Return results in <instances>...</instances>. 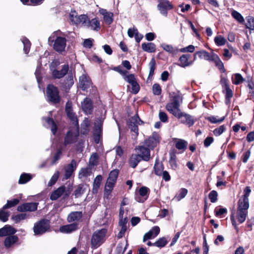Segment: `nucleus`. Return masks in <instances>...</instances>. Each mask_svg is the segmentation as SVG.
<instances>
[{
	"label": "nucleus",
	"instance_id": "47",
	"mask_svg": "<svg viewBox=\"0 0 254 254\" xmlns=\"http://www.w3.org/2000/svg\"><path fill=\"white\" fill-rule=\"evenodd\" d=\"M234 78L232 77V83L235 85H239L243 82L245 79L243 77L240 73H235L233 75Z\"/></svg>",
	"mask_w": 254,
	"mask_h": 254
},
{
	"label": "nucleus",
	"instance_id": "2",
	"mask_svg": "<svg viewBox=\"0 0 254 254\" xmlns=\"http://www.w3.org/2000/svg\"><path fill=\"white\" fill-rule=\"evenodd\" d=\"M47 101L53 104H59L61 101V97L58 87L52 84H49L46 87Z\"/></svg>",
	"mask_w": 254,
	"mask_h": 254
},
{
	"label": "nucleus",
	"instance_id": "49",
	"mask_svg": "<svg viewBox=\"0 0 254 254\" xmlns=\"http://www.w3.org/2000/svg\"><path fill=\"white\" fill-rule=\"evenodd\" d=\"M231 15L234 18L240 23H243L245 21L241 14L236 10H233L231 12Z\"/></svg>",
	"mask_w": 254,
	"mask_h": 254
},
{
	"label": "nucleus",
	"instance_id": "23",
	"mask_svg": "<svg viewBox=\"0 0 254 254\" xmlns=\"http://www.w3.org/2000/svg\"><path fill=\"white\" fill-rule=\"evenodd\" d=\"M78 229V223H72L70 224L63 225L60 227L61 232L64 233H70Z\"/></svg>",
	"mask_w": 254,
	"mask_h": 254
},
{
	"label": "nucleus",
	"instance_id": "32",
	"mask_svg": "<svg viewBox=\"0 0 254 254\" xmlns=\"http://www.w3.org/2000/svg\"><path fill=\"white\" fill-rule=\"evenodd\" d=\"M102 179L103 177L100 175L97 176L94 179L92 188V193L93 194H97L98 193V190L101 186Z\"/></svg>",
	"mask_w": 254,
	"mask_h": 254
},
{
	"label": "nucleus",
	"instance_id": "27",
	"mask_svg": "<svg viewBox=\"0 0 254 254\" xmlns=\"http://www.w3.org/2000/svg\"><path fill=\"white\" fill-rule=\"evenodd\" d=\"M142 160L140 155L132 154L129 158L128 164L132 168H135L138 164Z\"/></svg>",
	"mask_w": 254,
	"mask_h": 254
},
{
	"label": "nucleus",
	"instance_id": "38",
	"mask_svg": "<svg viewBox=\"0 0 254 254\" xmlns=\"http://www.w3.org/2000/svg\"><path fill=\"white\" fill-rule=\"evenodd\" d=\"M32 179V176L27 173H22L19 178L18 183L19 184H24L30 181Z\"/></svg>",
	"mask_w": 254,
	"mask_h": 254
},
{
	"label": "nucleus",
	"instance_id": "28",
	"mask_svg": "<svg viewBox=\"0 0 254 254\" xmlns=\"http://www.w3.org/2000/svg\"><path fill=\"white\" fill-rule=\"evenodd\" d=\"M169 164L172 169L176 170L178 168V164L176 161V151L175 149H173V150L169 152Z\"/></svg>",
	"mask_w": 254,
	"mask_h": 254
},
{
	"label": "nucleus",
	"instance_id": "31",
	"mask_svg": "<svg viewBox=\"0 0 254 254\" xmlns=\"http://www.w3.org/2000/svg\"><path fill=\"white\" fill-rule=\"evenodd\" d=\"M43 119L51 127V131L54 135H56L58 130V126L55 121L51 117H44Z\"/></svg>",
	"mask_w": 254,
	"mask_h": 254
},
{
	"label": "nucleus",
	"instance_id": "34",
	"mask_svg": "<svg viewBox=\"0 0 254 254\" xmlns=\"http://www.w3.org/2000/svg\"><path fill=\"white\" fill-rule=\"evenodd\" d=\"M142 50L147 53H154L156 51V46L153 43H143L141 44Z\"/></svg>",
	"mask_w": 254,
	"mask_h": 254
},
{
	"label": "nucleus",
	"instance_id": "52",
	"mask_svg": "<svg viewBox=\"0 0 254 254\" xmlns=\"http://www.w3.org/2000/svg\"><path fill=\"white\" fill-rule=\"evenodd\" d=\"M214 42L217 46H221L224 45L227 41L222 36L218 35L215 37Z\"/></svg>",
	"mask_w": 254,
	"mask_h": 254
},
{
	"label": "nucleus",
	"instance_id": "7",
	"mask_svg": "<svg viewBox=\"0 0 254 254\" xmlns=\"http://www.w3.org/2000/svg\"><path fill=\"white\" fill-rule=\"evenodd\" d=\"M49 42L53 43V49L55 51L60 54H62L65 51L66 45V39L65 38L57 36L55 40H52L50 37L49 38Z\"/></svg>",
	"mask_w": 254,
	"mask_h": 254
},
{
	"label": "nucleus",
	"instance_id": "58",
	"mask_svg": "<svg viewBox=\"0 0 254 254\" xmlns=\"http://www.w3.org/2000/svg\"><path fill=\"white\" fill-rule=\"evenodd\" d=\"M152 91L154 95H160L162 92V89L160 84L155 83L152 86Z\"/></svg>",
	"mask_w": 254,
	"mask_h": 254
},
{
	"label": "nucleus",
	"instance_id": "9",
	"mask_svg": "<svg viewBox=\"0 0 254 254\" xmlns=\"http://www.w3.org/2000/svg\"><path fill=\"white\" fill-rule=\"evenodd\" d=\"M60 88L65 92H68L74 84V80L72 73L68 74L64 79L60 81Z\"/></svg>",
	"mask_w": 254,
	"mask_h": 254
},
{
	"label": "nucleus",
	"instance_id": "35",
	"mask_svg": "<svg viewBox=\"0 0 254 254\" xmlns=\"http://www.w3.org/2000/svg\"><path fill=\"white\" fill-rule=\"evenodd\" d=\"M248 211L247 210L237 209V218L240 223H243L248 216Z\"/></svg>",
	"mask_w": 254,
	"mask_h": 254
},
{
	"label": "nucleus",
	"instance_id": "12",
	"mask_svg": "<svg viewBox=\"0 0 254 254\" xmlns=\"http://www.w3.org/2000/svg\"><path fill=\"white\" fill-rule=\"evenodd\" d=\"M38 202H26L19 205L17 210L18 211L24 212L26 211L33 212L37 210Z\"/></svg>",
	"mask_w": 254,
	"mask_h": 254
},
{
	"label": "nucleus",
	"instance_id": "54",
	"mask_svg": "<svg viewBox=\"0 0 254 254\" xmlns=\"http://www.w3.org/2000/svg\"><path fill=\"white\" fill-rule=\"evenodd\" d=\"M218 192L215 190H211L209 194L208 198L210 199L211 202L215 203L218 200Z\"/></svg>",
	"mask_w": 254,
	"mask_h": 254
},
{
	"label": "nucleus",
	"instance_id": "37",
	"mask_svg": "<svg viewBox=\"0 0 254 254\" xmlns=\"http://www.w3.org/2000/svg\"><path fill=\"white\" fill-rule=\"evenodd\" d=\"M188 192V190L186 188H181L178 193H177L174 197V199L177 201H180L181 199L184 198Z\"/></svg>",
	"mask_w": 254,
	"mask_h": 254
},
{
	"label": "nucleus",
	"instance_id": "64",
	"mask_svg": "<svg viewBox=\"0 0 254 254\" xmlns=\"http://www.w3.org/2000/svg\"><path fill=\"white\" fill-rule=\"evenodd\" d=\"M195 48L194 46L192 45H190L188 47L182 48L180 50V52L183 53L189 52V53H193L194 51Z\"/></svg>",
	"mask_w": 254,
	"mask_h": 254
},
{
	"label": "nucleus",
	"instance_id": "36",
	"mask_svg": "<svg viewBox=\"0 0 254 254\" xmlns=\"http://www.w3.org/2000/svg\"><path fill=\"white\" fill-rule=\"evenodd\" d=\"M188 142L186 140L182 139H178L175 143V147L179 150H182L184 152L187 148Z\"/></svg>",
	"mask_w": 254,
	"mask_h": 254
},
{
	"label": "nucleus",
	"instance_id": "62",
	"mask_svg": "<svg viewBox=\"0 0 254 254\" xmlns=\"http://www.w3.org/2000/svg\"><path fill=\"white\" fill-rule=\"evenodd\" d=\"M99 158L98 154L97 153H93L89 160V163L93 166L96 165L97 164V160Z\"/></svg>",
	"mask_w": 254,
	"mask_h": 254
},
{
	"label": "nucleus",
	"instance_id": "42",
	"mask_svg": "<svg viewBox=\"0 0 254 254\" xmlns=\"http://www.w3.org/2000/svg\"><path fill=\"white\" fill-rule=\"evenodd\" d=\"M19 199L14 198L12 200H8L6 203L3 206V209L10 208L17 205L19 202Z\"/></svg>",
	"mask_w": 254,
	"mask_h": 254
},
{
	"label": "nucleus",
	"instance_id": "39",
	"mask_svg": "<svg viewBox=\"0 0 254 254\" xmlns=\"http://www.w3.org/2000/svg\"><path fill=\"white\" fill-rule=\"evenodd\" d=\"M158 165V159H156L154 166V173L157 176H161L162 173L164 171V166L162 164L160 166H159Z\"/></svg>",
	"mask_w": 254,
	"mask_h": 254
},
{
	"label": "nucleus",
	"instance_id": "3",
	"mask_svg": "<svg viewBox=\"0 0 254 254\" xmlns=\"http://www.w3.org/2000/svg\"><path fill=\"white\" fill-rule=\"evenodd\" d=\"M50 222L46 219H42L36 222L33 227V231L35 235H41L50 229Z\"/></svg>",
	"mask_w": 254,
	"mask_h": 254
},
{
	"label": "nucleus",
	"instance_id": "21",
	"mask_svg": "<svg viewBox=\"0 0 254 254\" xmlns=\"http://www.w3.org/2000/svg\"><path fill=\"white\" fill-rule=\"evenodd\" d=\"M82 216L81 211H73L68 214L67 220L69 223H77L81 219Z\"/></svg>",
	"mask_w": 254,
	"mask_h": 254
},
{
	"label": "nucleus",
	"instance_id": "17",
	"mask_svg": "<svg viewBox=\"0 0 254 254\" xmlns=\"http://www.w3.org/2000/svg\"><path fill=\"white\" fill-rule=\"evenodd\" d=\"M99 12L103 16V20L106 24L110 25L113 22L114 14L113 12L107 11L106 9L103 8L100 9Z\"/></svg>",
	"mask_w": 254,
	"mask_h": 254
},
{
	"label": "nucleus",
	"instance_id": "6",
	"mask_svg": "<svg viewBox=\"0 0 254 254\" xmlns=\"http://www.w3.org/2000/svg\"><path fill=\"white\" fill-rule=\"evenodd\" d=\"M220 82L222 88V93L225 94V104L228 105L233 96V91L230 88L229 81L226 77H221Z\"/></svg>",
	"mask_w": 254,
	"mask_h": 254
},
{
	"label": "nucleus",
	"instance_id": "53",
	"mask_svg": "<svg viewBox=\"0 0 254 254\" xmlns=\"http://www.w3.org/2000/svg\"><path fill=\"white\" fill-rule=\"evenodd\" d=\"M83 184H79L74 191V195L75 197H78L81 196L84 191V189L83 188Z\"/></svg>",
	"mask_w": 254,
	"mask_h": 254
},
{
	"label": "nucleus",
	"instance_id": "60",
	"mask_svg": "<svg viewBox=\"0 0 254 254\" xmlns=\"http://www.w3.org/2000/svg\"><path fill=\"white\" fill-rule=\"evenodd\" d=\"M226 130V127L225 125H222L219 127H218L216 128L213 130V133L216 136L220 135L223 132Z\"/></svg>",
	"mask_w": 254,
	"mask_h": 254
},
{
	"label": "nucleus",
	"instance_id": "16",
	"mask_svg": "<svg viewBox=\"0 0 254 254\" xmlns=\"http://www.w3.org/2000/svg\"><path fill=\"white\" fill-rule=\"evenodd\" d=\"M80 86L83 91H87V89L92 84L90 77L85 74H82L79 79Z\"/></svg>",
	"mask_w": 254,
	"mask_h": 254
},
{
	"label": "nucleus",
	"instance_id": "26",
	"mask_svg": "<svg viewBox=\"0 0 254 254\" xmlns=\"http://www.w3.org/2000/svg\"><path fill=\"white\" fill-rule=\"evenodd\" d=\"M65 191V186H62L58 188L57 190L53 191L50 195V199L52 200H56L62 195H64Z\"/></svg>",
	"mask_w": 254,
	"mask_h": 254
},
{
	"label": "nucleus",
	"instance_id": "59",
	"mask_svg": "<svg viewBox=\"0 0 254 254\" xmlns=\"http://www.w3.org/2000/svg\"><path fill=\"white\" fill-rule=\"evenodd\" d=\"M214 213L216 217H221L222 215L227 213V210L226 208L218 209L217 207H216L214 210Z\"/></svg>",
	"mask_w": 254,
	"mask_h": 254
},
{
	"label": "nucleus",
	"instance_id": "50",
	"mask_svg": "<svg viewBox=\"0 0 254 254\" xmlns=\"http://www.w3.org/2000/svg\"><path fill=\"white\" fill-rule=\"evenodd\" d=\"M225 116H223L219 119H217L215 116H211L208 117L206 119L212 124L221 123L225 120Z\"/></svg>",
	"mask_w": 254,
	"mask_h": 254
},
{
	"label": "nucleus",
	"instance_id": "41",
	"mask_svg": "<svg viewBox=\"0 0 254 254\" xmlns=\"http://www.w3.org/2000/svg\"><path fill=\"white\" fill-rule=\"evenodd\" d=\"M149 73L148 78H152L154 74V71L156 69V61L154 58H152L149 63Z\"/></svg>",
	"mask_w": 254,
	"mask_h": 254
},
{
	"label": "nucleus",
	"instance_id": "15",
	"mask_svg": "<svg viewBox=\"0 0 254 254\" xmlns=\"http://www.w3.org/2000/svg\"><path fill=\"white\" fill-rule=\"evenodd\" d=\"M68 70V64L63 65L61 70H59L57 69L53 70L52 71V76L54 79H61L67 73Z\"/></svg>",
	"mask_w": 254,
	"mask_h": 254
},
{
	"label": "nucleus",
	"instance_id": "33",
	"mask_svg": "<svg viewBox=\"0 0 254 254\" xmlns=\"http://www.w3.org/2000/svg\"><path fill=\"white\" fill-rule=\"evenodd\" d=\"M18 238L16 235H9L6 237L4 241V245L5 248H9L12 245L16 243Z\"/></svg>",
	"mask_w": 254,
	"mask_h": 254
},
{
	"label": "nucleus",
	"instance_id": "4",
	"mask_svg": "<svg viewBox=\"0 0 254 254\" xmlns=\"http://www.w3.org/2000/svg\"><path fill=\"white\" fill-rule=\"evenodd\" d=\"M107 232L106 229L103 228L94 232L91 240L92 248H97L103 243Z\"/></svg>",
	"mask_w": 254,
	"mask_h": 254
},
{
	"label": "nucleus",
	"instance_id": "40",
	"mask_svg": "<svg viewBox=\"0 0 254 254\" xmlns=\"http://www.w3.org/2000/svg\"><path fill=\"white\" fill-rule=\"evenodd\" d=\"M97 123L95 125L93 133L102 134V127L103 121L101 119H99L96 121Z\"/></svg>",
	"mask_w": 254,
	"mask_h": 254
},
{
	"label": "nucleus",
	"instance_id": "24",
	"mask_svg": "<svg viewBox=\"0 0 254 254\" xmlns=\"http://www.w3.org/2000/svg\"><path fill=\"white\" fill-rule=\"evenodd\" d=\"M213 53L210 54L208 52L205 50H201L196 52L193 55V61L196 59V56H198L200 59H203L205 60L210 61L213 56Z\"/></svg>",
	"mask_w": 254,
	"mask_h": 254
},
{
	"label": "nucleus",
	"instance_id": "29",
	"mask_svg": "<svg viewBox=\"0 0 254 254\" xmlns=\"http://www.w3.org/2000/svg\"><path fill=\"white\" fill-rule=\"evenodd\" d=\"M210 61L213 62L215 63V65L220 70L221 72L224 73L226 71L224 64L217 55L213 54V58L211 59Z\"/></svg>",
	"mask_w": 254,
	"mask_h": 254
},
{
	"label": "nucleus",
	"instance_id": "51",
	"mask_svg": "<svg viewBox=\"0 0 254 254\" xmlns=\"http://www.w3.org/2000/svg\"><path fill=\"white\" fill-rule=\"evenodd\" d=\"M63 148L60 146L57 150L56 153L53 156L52 163L55 164L60 158L62 154Z\"/></svg>",
	"mask_w": 254,
	"mask_h": 254
},
{
	"label": "nucleus",
	"instance_id": "8",
	"mask_svg": "<svg viewBox=\"0 0 254 254\" xmlns=\"http://www.w3.org/2000/svg\"><path fill=\"white\" fill-rule=\"evenodd\" d=\"M157 9L164 16H168V11L174 8L173 5L168 0H158Z\"/></svg>",
	"mask_w": 254,
	"mask_h": 254
},
{
	"label": "nucleus",
	"instance_id": "30",
	"mask_svg": "<svg viewBox=\"0 0 254 254\" xmlns=\"http://www.w3.org/2000/svg\"><path fill=\"white\" fill-rule=\"evenodd\" d=\"M87 26L91 27V29L94 31H99L101 28L100 23L98 18L95 17L91 20H89Z\"/></svg>",
	"mask_w": 254,
	"mask_h": 254
},
{
	"label": "nucleus",
	"instance_id": "55",
	"mask_svg": "<svg viewBox=\"0 0 254 254\" xmlns=\"http://www.w3.org/2000/svg\"><path fill=\"white\" fill-rule=\"evenodd\" d=\"M246 27L250 30H254V18L252 16H249L247 19Z\"/></svg>",
	"mask_w": 254,
	"mask_h": 254
},
{
	"label": "nucleus",
	"instance_id": "56",
	"mask_svg": "<svg viewBox=\"0 0 254 254\" xmlns=\"http://www.w3.org/2000/svg\"><path fill=\"white\" fill-rule=\"evenodd\" d=\"M27 214L26 213H21L15 215H12L11 219L15 221V223H18L20 221L26 219Z\"/></svg>",
	"mask_w": 254,
	"mask_h": 254
},
{
	"label": "nucleus",
	"instance_id": "22",
	"mask_svg": "<svg viewBox=\"0 0 254 254\" xmlns=\"http://www.w3.org/2000/svg\"><path fill=\"white\" fill-rule=\"evenodd\" d=\"M127 126L131 132L134 133V136L137 137L139 134L138 127L136 123V119L134 118H130L127 122Z\"/></svg>",
	"mask_w": 254,
	"mask_h": 254
},
{
	"label": "nucleus",
	"instance_id": "19",
	"mask_svg": "<svg viewBox=\"0 0 254 254\" xmlns=\"http://www.w3.org/2000/svg\"><path fill=\"white\" fill-rule=\"evenodd\" d=\"M149 191L150 190L147 187H141L138 190V193L140 196L143 198H141L139 196H136L135 197V200L139 202H143L148 198Z\"/></svg>",
	"mask_w": 254,
	"mask_h": 254
},
{
	"label": "nucleus",
	"instance_id": "1",
	"mask_svg": "<svg viewBox=\"0 0 254 254\" xmlns=\"http://www.w3.org/2000/svg\"><path fill=\"white\" fill-rule=\"evenodd\" d=\"M179 95H176L173 97V101L168 103L166 106V110L172 114L174 117L178 119L180 123L185 125L188 127L193 126L196 119L193 116L182 112L180 108V105L179 102Z\"/></svg>",
	"mask_w": 254,
	"mask_h": 254
},
{
	"label": "nucleus",
	"instance_id": "48",
	"mask_svg": "<svg viewBox=\"0 0 254 254\" xmlns=\"http://www.w3.org/2000/svg\"><path fill=\"white\" fill-rule=\"evenodd\" d=\"M23 44V51L25 54H28L30 51L31 43L30 41L26 37L22 40Z\"/></svg>",
	"mask_w": 254,
	"mask_h": 254
},
{
	"label": "nucleus",
	"instance_id": "61",
	"mask_svg": "<svg viewBox=\"0 0 254 254\" xmlns=\"http://www.w3.org/2000/svg\"><path fill=\"white\" fill-rule=\"evenodd\" d=\"M59 177V173L58 172H57V173H55L51 178L50 181L48 183V186H52L55 185L57 182Z\"/></svg>",
	"mask_w": 254,
	"mask_h": 254
},
{
	"label": "nucleus",
	"instance_id": "25",
	"mask_svg": "<svg viewBox=\"0 0 254 254\" xmlns=\"http://www.w3.org/2000/svg\"><path fill=\"white\" fill-rule=\"evenodd\" d=\"M76 162L74 159H72L70 164L67 165L65 171V178H70L73 172L76 169Z\"/></svg>",
	"mask_w": 254,
	"mask_h": 254
},
{
	"label": "nucleus",
	"instance_id": "44",
	"mask_svg": "<svg viewBox=\"0 0 254 254\" xmlns=\"http://www.w3.org/2000/svg\"><path fill=\"white\" fill-rule=\"evenodd\" d=\"M91 170L90 168L86 167V168H82L81 169L79 172V178H86L88 176H90L91 174Z\"/></svg>",
	"mask_w": 254,
	"mask_h": 254
},
{
	"label": "nucleus",
	"instance_id": "43",
	"mask_svg": "<svg viewBox=\"0 0 254 254\" xmlns=\"http://www.w3.org/2000/svg\"><path fill=\"white\" fill-rule=\"evenodd\" d=\"M115 184V183L107 180L104 189L105 193L110 194L113 190Z\"/></svg>",
	"mask_w": 254,
	"mask_h": 254
},
{
	"label": "nucleus",
	"instance_id": "11",
	"mask_svg": "<svg viewBox=\"0 0 254 254\" xmlns=\"http://www.w3.org/2000/svg\"><path fill=\"white\" fill-rule=\"evenodd\" d=\"M124 78L125 81L131 84V92L134 94L138 93L140 90V86L136 80L134 74H129Z\"/></svg>",
	"mask_w": 254,
	"mask_h": 254
},
{
	"label": "nucleus",
	"instance_id": "46",
	"mask_svg": "<svg viewBox=\"0 0 254 254\" xmlns=\"http://www.w3.org/2000/svg\"><path fill=\"white\" fill-rule=\"evenodd\" d=\"M119 174V170L118 169L111 171L109 173V177L107 180L116 183Z\"/></svg>",
	"mask_w": 254,
	"mask_h": 254
},
{
	"label": "nucleus",
	"instance_id": "18",
	"mask_svg": "<svg viewBox=\"0 0 254 254\" xmlns=\"http://www.w3.org/2000/svg\"><path fill=\"white\" fill-rule=\"evenodd\" d=\"M136 149L140 152V156L142 160L144 161H148L150 159V148L148 147L144 146H138Z\"/></svg>",
	"mask_w": 254,
	"mask_h": 254
},
{
	"label": "nucleus",
	"instance_id": "13",
	"mask_svg": "<svg viewBox=\"0 0 254 254\" xmlns=\"http://www.w3.org/2000/svg\"><path fill=\"white\" fill-rule=\"evenodd\" d=\"M78 132H74L71 129L68 130L64 136V145L66 146L75 143L78 140Z\"/></svg>",
	"mask_w": 254,
	"mask_h": 254
},
{
	"label": "nucleus",
	"instance_id": "57",
	"mask_svg": "<svg viewBox=\"0 0 254 254\" xmlns=\"http://www.w3.org/2000/svg\"><path fill=\"white\" fill-rule=\"evenodd\" d=\"M5 209H3V207L0 209V220L5 222H6L9 216V213L4 211Z\"/></svg>",
	"mask_w": 254,
	"mask_h": 254
},
{
	"label": "nucleus",
	"instance_id": "45",
	"mask_svg": "<svg viewBox=\"0 0 254 254\" xmlns=\"http://www.w3.org/2000/svg\"><path fill=\"white\" fill-rule=\"evenodd\" d=\"M168 243V241L165 237L159 238L157 241L154 243V246L162 248L164 247Z\"/></svg>",
	"mask_w": 254,
	"mask_h": 254
},
{
	"label": "nucleus",
	"instance_id": "5",
	"mask_svg": "<svg viewBox=\"0 0 254 254\" xmlns=\"http://www.w3.org/2000/svg\"><path fill=\"white\" fill-rule=\"evenodd\" d=\"M251 192V190L250 187L247 186L244 189V194L238 201L237 209L248 211L250 206L249 197Z\"/></svg>",
	"mask_w": 254,
	"mask_h": 254
},
{
	"label": "nucleus",
	"instance_id": "20",
	"mask_svg": "<svg viewBox=\"0 0 254 254\" xmlns=\"http://www.w3.org/2000/svg\"><path fill=\"white\" fill-rule=\"evenodd\" d=\"M190 58V55L189 54L182 55L179 59V63H178L177 64L179 66L184 68L191 65L193 61H190L189 59Z\"/></svg>",
	"mask_w": 254,
	"mask_h": 254
},
{
	"label": "nucleus",
	"instance_id": "63",
	"mask_svg": "<svg viewBox=\"0 0 254 254\" xmlns=\"http://www.w3.org/2000/svg\"><path fill=\"white\" fill-rule=\"evenodd\" d=\"M162 47L165 51L169 53L174 54L176 52V50L172 45L164 44Z\"/></svg>",
	"mask_w": 254,
	"mask_h": 254
},
{
	"label": "nucleus",
	"instance_id": "10",
	"mask_svg": "<svg viewBox=\"0 0 254 254\" xmlns=\"http://www.w3.org/2000/svg\"><path fill=\"white\" fill-rule=\"evenodd\" d=\"M160 136L156 132H153L152 136L145 140V145L151 149H153L160 142Z\"/></svg>",
	"mask_w": 254,
	"mask_h": 254
},
{
	"label": "nucleus",
	"instance_id": "14",
	"mask_svg": "<svg viewBox=\"0 0 254 254\" xmlns=\"http://www.w3.org/2000/svg\"><path fill=\"white\" fill-rule=\"evenodd\" d=\"M82 111L87 115H91L93 113V104L92 100L86 97L83 102H81Z\"/></svg>",
	"mask_w": 254,
	"mask_h": 254
}]
</instances>
